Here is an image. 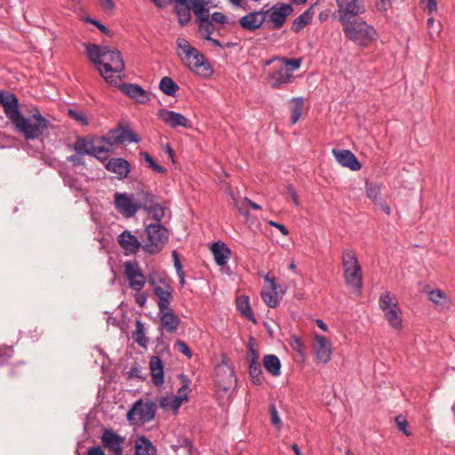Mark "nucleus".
I'll list each match as a JSON object with an SVG mask.
<instances>
[{
	"mask_svg": "<svg viewBox=\"0 0 455 455\" xmlns=\"http://www.w3.org/2000/svg\"><path fill=\"white\" fill-rule=\"evenodd\" d=\"M340 23L345 36L360 46L367 47L377 39L376 29L362 19L355 17Z\"/></svg>",
	"mask_w": 455,
	"mask_h": 455,
	"instance_id": "obj_3",
	"label": "nucleus"
},
{
	"mask_svg": "<svg viewBox=\"0 0 455 455\" xmlns=\"http://www.w3.org/2000/svg\"><path fill=\"white\" fill-rule=\"evenodd\" d=\"M268 12L255 11L241 17L238 20L242 28L248 31H255L262 27L267 20Z\"/></svg>",
	"mask_w": 455,
	"mask_h": 455,
	"instance_id": "obj_17",
	"label": "nucleus"
},
{
	"mask_svg": "<svg viewBox=\"0 0 455 455\" xmlns=\"http://www.w3.org/2000/svg\"><path fill=\"white\" fill-rule=\"evenodd\" d=\"M180 379H181L183 385L181 387H180L178 389V395H176V397H180V402L182 403L183 401L188 400V392L190 391V387H189L190 380L188 378V376H186L184 374L180 375Z\"/></svg>",
	"mask_w": 455,
	"mask_h": 455,
	"instance_id": "obj_43",
	"label": "nucleus"
},
{
	"mask_svg": "<svg viewBox=\"0 0 455 455\" xmlns=\"http://www.w3.org/2000/svg\"><path fill=\"white\" fill-rule=\"evenodd\" d=\"M135 451L136 455H155L156 449L148 438L141 435L135 443Z\"/></svg>",
	"mask_w": 455,
	"mask_h": 455,
	"instance_id": "obj_32",
	"label": "nucleus"
},
{
	"mask_svg": "<svg viewBox=\"0 0 455 455\" xmlns=\"http://www.w3.org/2000/svg\"><path fill=\"white\" fill-rule=\"evenodd\" d=\"M291 102L293 106L291 108V122L292 124H296L302 116L304 108L303 98H292Z\"/></svg>",
	"mask_w": 455,
	"mask_h": 455,
	"instance_id": "obj_37",
	"label": "nucleus"
},
{
	"mask_svg": "<svg viewBox=\"0 0 455 455\" xmlns=\"http://www.w3.org/2000/svg\"><path fill=\"white\" fill-rule=\"evenodd\" d=\"M106 168L108 171L116 173L120 179L126 178L131 172L130 163L124 158H111Z\"/></svg>",
	"mask_w": 455,
	"mask_h": 455,
	"instance_id": "obj_28",
	"label": "nucleus"
},
{
	"mask_svg": "<svg viewBox=\"0 0 455 455\" xmlns=\"http://www.w3.org/2000/svg\"><path fill=\"white\" fill-rule=\"evenodd\" d=\"M395 422L400 431H402L405 435L410 436L411 433L407 430L408 421L403 415H398L395 417Z\"/></svg>",
	"mask_w": 455,
	"mask_h": 455,
	"instance_id": "obj_55",
	"label": "nucleus"
},
{
	"mask_svg": "<svg viewBox=\"0 0 455 455\" xmlns=\"http://www.w3.org/2000/svg\"><path fill=\"white\" fill-rule=\"evenodd\" d=\"M275 60L281 61L282 65L277 69L269 73L267 79L272 88L279 89L283 84H291L293 82L294 76L292 73L300 67L302 59L275 57L267 60L265 66L270 65Z\"/></svg>",
	"mask_w": 455,
	"mask_h": 455,
	"instance_id": "obj_5",
	"label": "nucleus"
},
{
	"mask_svg": "<svg viewBox=\"0 0 455 455\" xmlns=\"http://www.w3.org/2000/svg\"><path fill=\"white\" fill-rule=\"evenodd\" d=\"M311 19V11L307 10L304 12L293 20L291 29L296 33L301 31L310 22Z\"/></svg>",
	"mask_w": 455,
	"mask_h": 455,
	"instance_id": "obj_38",
	"label": "nucleus"
},
{
	"mask_svg": "<svg viewBox=\"0 0 455 455\" xmlns=\"http://www.w3.org/2000/svg\"><path fill=\"white\" fill-rule=\"evenodd\" d=\"M134 299H135L136 303L140 307H143L147 302L148 295L144 292L136 291V294L134 295Z\"/></svg>",
	"mask_w": 455,
	"mask_h": 455,
	"instance_id": "obj_61",
	"label": "nucleus"
},
{
	"mask_svg": "<svg viewBox=\"0 0 455 455\" xmlns=\"http://www.w3.org/2000/svg\"><path fill=\"white\" fill-rule=\"evenodd\" d=\"M68 116L81 124H87V119L85 116L80 111L68 109Z\"/></svg>",
	"mask_w": 455,
	"mask_h": 455,
	"instance_id": "obj_59",
	"label": "nucleus"
},
{
	"mask_svg": "<svg viewBox=\"0 0 455 455\" xmlns=\"http://www.w3.org/2000/svg\"><path fill=\"white\" fill-rule=\"evenodd\" d=\"M146 212L152 215V218L156 221V223H161L165 214L164 208L156 202Z\"/></svg>",
	"mask_w": 455,
	"mask_h": 455,
	"instance_id": "obj_42",
	"label": "nucleus"
},
{
	"mask_svg": "<svg viewBox=\"0 0 455 455\" xmlns=\"http://www.w3.org/2000/svg\"><path fill=\"white\" fill-rule=\"evenodd\" d=\"M110 152V149L108 148H106L104 146L97 145L95 143L93 152L91 156L96 157L99 160L104 161L108 157V154Z\"/></svg>",
	"mask_w": 455,
	"mask_h": 455,
	"instance_id": "obj_48",
	"label": "nucleus"
},
{
	"mask_svg": "<svg viewBox=\"0 0 455 455\" xmlns=\"http://www.w3.org/2000/svg\"><path fill=\"white\" fill-rule=\"evenodd\" d=\"M181 403H182L180 402V398L176 397V396L162 397L159 402V405L162 408H164V409L172 408L174 411H178V409L180 407Z\"/></svg>",
	"mask_w": 455,
	"mask_h": 455,
	"instance_id": "obj_41",
	"label": "nucleus"
},
{
	"mask_svg": "<svg viewBox=\"0 0 455 455\" xmlns=\"http://www.w3.org/2000/svg\"><path fill=\"white\" fill-rule=\"evenodd\" d=\"M140 141V138L131 129L118 125L116 128L108 132L104 136L99 138L98 142H105L109 146L120 145L125 142H135Z\"/></svg>",
	"mask_w": 455,
	"mask_h": 455,
	"instance_id": "obj_12",
	"label": "nucleus"
},
{
	"mask_svg": "<svg viewBox=\"0 0 455 455\" xmlns=\"http://www.w3.org/2000/svg\"><path fill=\"white\" fill-rule=\"evenodd\" d=\"M100 4L104 11H111L115 8L113 0H100Z\"/></svg>",
	"mask_w": 455,
	"mask_h": 455,
	"instance_id": "obj_63",
	"label": "nucleus"
},
{
	"mask_svg": "<svg viewBox=\"0 0 455 455\" xmlns=\"http://www.w3.org/2000/svg\"><path fill=\"white\" fill-rule=\"evenodd\" d=\"M249 374L252 383L256 386H261L263 383L262 369L260 363H249Z\"/></svg>",
	"mask_w": 455,
	"mask_h": 455,
	"instance_id": "obj_39",
	"label": "nucleus"
},
{
	"mask_svg": "<svg viewBox=\"0 0 455 455\" xmlns=\"http://www.w3.org/2000/svg\"><path fill=\"white\" fill-rule=\"evenodd\" d=\"M135 331L132 333L133 340L140 347H146L148 342V338L145 335V327L141 321L137 320L135 322Z\"/></svg>",
	"mask_w": 455,
	"mask_h": 455,
	"instance_id": "obj_36",
	"label": "nucleus"
},
{
	"mask_svg": "<svg viewBox=\"0 0 455 455\" xmlns=\"http://www.w3.org/2000/svg\"><path fill=\"white\" fill-rule=\"evenodd\" d=\"M116 86H119L122 92L139 103H144L149 100L147 92L140 85L130 83H122L118 81Z\"/></svg>",
	"mask_w": 455,
	"mask_h": 455,
	"instance_id": "obj_23",
	"label": "nucleus"
},
{
	"mask_svg": "<svg viewBox=\"0 0 455 455\" xmlns=\"http://www.w3.org/2000/svg\"><path fill=\"white\" fill-rule=\"evenodd\" d=\"M367 196L372 200L374 204H379L382 199L380 196L379 188L377 186H369L366 189Z\"/></svg>",
	"mask_w": 455,
	"mask_h": 455,
	"instance_id": "obj_51",
	"label": "nucleus"
},
{
	"mask_svg": "<svg viewBox=\"0 0 455 455\" xmlns=\"http://www.w3.org/2000/svg\"><path fill=\"white\" fill-rule=\"evenodd\" d=\"M291 347L294 351L298 352L299 355H301L302 357L305 356L306 347L299 338L293 337L291 342Z\"/></svg>",
	"mask_w": 455,
	"mask_h": 455,
	"instance_id": "obj_54",
	"label": "nucleus"
},
{
	"mask_svg": "<svg viewBox=\"0 0 455 455\" xmlns=\"http://www.w3.org/2000/svg\"><path fill=\"white\" fill-rule=\"evenodd\" d=\"M313 348L317 362L327 363L331 360V345L325 337L315 334Z\"/></svg>",
	"mask_w": 455,
	"mask_h": 455,
	"instance_id": "obj_18",
	"label": "nucleus"
},
{
	"mask_svg": "<svg viewBox=\"0 0 455 455\" xmlns=\"http://www.w3.org/2000/svg\"><path fill=\"white\" fill-rule=\"evenodd\" d=\"M140 156L148 164V166L153 170V172L162 174H165L167 172L166 168L156 163L148 152L141 151L140 152Z\"/></svg>",
	"mask_w": 455,
	"mask_h": 455,
	"instance_id": "obj_40",
	"label": "nucleus"
},
{
	"mask_svg": "<svg viewBox=\"0 0 455 455\" xmlns=\"http://www.w3.org/2000/svg\"><path fill=\"white\" fill-rule=\"evenodd\" d=\"M286 194H287V196H286L287 200H289V198H291V200L296 206H299L300 203H299L298 194L291 184H288L286 186Z\"/></svg>",
	"mask_w": 455,
	"mask_h": 455,
	"instance_id": "obj_56",
	"label": "nucleus"
},
{
	"mask_svg": "<svg viewBox=\"0 0 455 455\" xmlns=\"http://www.w3.org/2000/svg\"><path fill=\"white\" fill-rule=\"evenodd\" d=\"M193 11L196 17L199 19L200 22L204 21V20H210L209 10L198 0L194 4Z\"/></svg>",
	"mask_w": 455,
	"mask_h": 455,
	"instance_id": "obj_44",
	"label": "nucleus"
},
{
	"mask_svg": "<svg viewBox=\"0 0 455 455\" xmlns=\"http://www.w3.org/2000/svg\"><path fill=\"white\" fill-rule=\"evenodd\" d=\"M428 299L436 305H443L446 295L441 290L435 289L428 292Z\"/></svg>",
	"mask_w": 455,
	"mask_h": 455,
	"instance_id": "obj_47",
	"label": "nucleus"
},
{
	"mask_svg": "<svg viewBox=\"0 0 455 455\" xmlns=\"http://www.w3.org/2000/svg\"><path fill=\"white\" fill-rule=\"evenodd\" d=\"M124 442V437L117 435L112 429H105L101 435V443L103 446L113 452H119L120 451H123L122 444Z\"/></svg>",
	"mask_w": 455,
	"mask_h": 455,
	"instance_id": "obj_25",
	"label": "nucleus"
},
{
	"mask_svg": "<svg viewBox=\"0 0 455 455\" xmlns=\"http://www.w3.org/2000/svg\"><path fill=\"white\" fill-rule=\"evenodd\" d=\"M379 308L384 312L385 318L389 325L395 329L402 328V312L398 306L397 299L392 298L390 291H385L380 295L379 300Z\"/></svg>",
	"mask_w": 455,
	"mask_h": 455,
	"instance_id": "obj_10",
	"label": "nucleus"
},
{
	"mask_svg": "<svg viewBox=\"0 0 455 455\" xmlns=\"http://www.w3.org/2000/svg\"><path fill=\"white\" fill-rule=\"evenodd\" d=\"M269 21L273 22L275 28H281L286 21V19L293 12L291 5L288 4H275L269 11Z\"/></svg>",
	"mask_w": 455,
	"mask_h": 455,
	"instance_id": "obj_19",
	"label": "nucleus"
},
{
	"mask_svg": "<svg viewBox=\"0 0 455 455\" xmlns=\"http://www.w3.org/2000/svg\"><path fill=\"white\" fill-rule=\"evenodd\" d=\"M28 369L23 362L14 365L10 371V375L12 378H20L26 375Z\"/></svg>",
	"mask_w": 455,
	"mask_h": 455,
	"instance_id": "obj_53",
	"label": "nucleus"
},
{
	"mask_svg": "<svg viewBox=\"0 0 455 455\" xmlns=\"http://www.w3.org/2000/svg\"><path fill=\"white\" fill-rule=\"evenodd\" d=\"M87 455H105V452L100 446L97 445L90 448Z\"/></svg>",
	"mask_w": 455,
	"mask_h": 455,
	"instance_id": "obj_64",
	"label": "nucleus"
},
{
	"mask_svg": "<svg viewBox=\"0 0 455 455\" xmlns=\"http://www.w3.org/2000/svg\"><path fill=\"white\" fill-rule=\"evenodd\" d=\"M214 30L215 27L211 20H204L199 23V32L204 36H211Z\"/></svg>",
	"mask_w": 455,
	"mask_h": 455,
	"instance_id": "obj_49",
	"label": "nucleus"
},
{
	"mask_svg": "<svg viewBox=\"0 0 455 455\" xmlns=\"http://www.w3.org/2000/svg\"><path fill=\"white\" fill-rule=\"evenodd\" d=\"M13 348L12 347H6L4 348H0V366H4L8 364L10 359L13 355Z\"/></svg>",
	"mask_w": 455,
	"mask_h": 455,
	"instance_id": "obj_50",
	"label": "nucleus"
},
{
	"mask_svg": "<svg viewBox=\"0 0 455 455\" xmlns=\"http://www.w3.org/2000/svg\"><path fill=\"white\" fill-rule=\"evenodd\" d=\"M117 241L120 247L124 250L125 255L137 253L141 246L138 238L128 230L121 233L118 235Z\"/></svg>",
	"mask_w": 455,
	"mask_h": 455,
	"instance_id": "obj_24",
	"label": "nucleus"
},
{
	"mask_svg": "<svg viewBox=\"0 0 455 455\" xmlns=\"http://www.w3.org/2000/svg\"><path fill=\"white\" fill-rule=\"evenodd\" d=\"M116 209L125 218L133 217L139 211L135 202L134 194L119 193L114 195Z\"/></svg>",
	"mask_w": 455,
	"mask_h": 455,
	"instance_id": "obj_16",
	"label": "nucleus"
},
{
	"mask_svg": "<svg viewBox=\"0 0 455 455\" xmlns=\"http://www.w3.org/2000/svg\"><path fill=\"white\" fill-rule=\"evenodd\" d=\"M159 117L167 125L172 128H177L179 126L184 128H191L192 123L185 116L180 113L163 109L159 112Z\"/></svg>",
	"mask_w": 455,
	"mask_h": 455,
	"instance_id": "obj_20",
	"label": "nucleus"
},
{
	"mask_svg": "<svg viewBox=\"0 0 455 455\" xmlns=\"http://www.w3.org/2000/svg\"><path fill=\"white\" fill-rule=\"evenodd\" d=\"M85 51L88 59L106 82L116 85L121 77L117 76L114 78V74H120L124 70V61L121 52L117 49L94 44H85Z\"/></svg>",
	"mask_w": 455,
	"mask_h": 455,
	"instance_id": "obj_1",
	"label": "nucleus"
},
{
	"mask_svg": "<svg viewBox=\"0 0 455 455\" xmlns=\"http://www.w3.org/2000/svg\"><path fill=\"white\" fill-rule=\"evenodd\" d=\"M0 106L3 107L4 115L12 124L21 115L19 99L11 91L0 90Z\"/></svg>",
	"mask_w": 455,
	"mask_h": 455,
	"instance_id": "obj_15",
	"label": "nucleus"
},
{
	"mask_svg": "<svg viewBox=\"0 0 455 455\" xmlns=\"http://www.w3.org/2000/svg\"><path fill=\"white\" fill-rule=\"evenodd\" d=\"M172 256L173 258L174 267H175L177 275L178 274H182L184 271L182 269V265L180 263L178 252L176 251H173L172 253Z\"/></svg>",
	"mask_w": 455,
	"mask_h": 455,
	"instance_id": "obj_62",
	"label": "nucleus"
},
{
	"mask_svg": "<svg viewBox=\"0 0 455 455\" xmlns=\"http://www.w3.org/2000/svg\"><path fill=\"white\" fill-rule=\"evenodd\" d=\"M332 155L334 156L336 161L342 166L347 167L352 171H358L361 169L362 165L360 162L357 160L356 156L347 149H332Z\"/></svg>",
	"mask_w": 455,
	"mask_h": 455,
	"instance_id": "obj_21",
	"label": "nucleus"
},
{
	"mask_svg": "<svg viewBox=\"0 0 455 455\" xmlns=\"http://www.w3.org/2000/svg\"><path fill=\"white\" fill-rule=\"evenodd\" d=\"M265 280L270 283V288L261 291V298L269 307L275 308L279 305L281 299L278 294V288L280 286L275 283V279H270L268 276Z\"/></svg>",
	"mask_w": 455,
	"mask_h": 455,
	"instance_id": "obj_26",
	"label": "nucleus"
},
{
	"mask_svg": "<svg viewBox=\"0 0 455 455\" xmlns=\"http://www.w3.org/2000/svg\"><path fill=\"white\" fill-rule=\"evenodd\" d=\"M124 275L129 287L134 291H141L148 283L140 264L136 260H127L124 263Z\"/></svg>",
	"mask_w": 455,
	"mask_h": 455,
	"instance_id": "obj_11",
	"label": "nucleus"
},
{
	"mask_svg": "<svg viewBox=\"0 0 455 455\" xmlns=\"http://www.w3.org/2000/svg\"><path fill=\"white\" fill-rule=\"evenodd\" d=\"M216 387L218 392L228 394L236 387L237 379L235 371L228 364H220L216 368Z\"/></svg>",
	"mask_w": 455,
	"mask_h": 455,
	"instance_id": "obj_13",
	"label": "nucleus"
},
{
	"mask_svg": "<svg viewBox=\"0 0 455 455\" xmlns=\"http://www.w3.org/2000/svg\"><path fill=\"white\" fill-rule=\"evenodd\" d=\"M156 405L148 400H137L127 412V420L131 425L145 424L152 421L156 417Z\"/></svg>",
	"mask_w": 455,
	"mask_h": 455,
	"instance_id": "obj_9",
	"label": "nucleus"
},
{
	"mask_svg": "<svg viewBox=\"0 0 455 455\" xmlns=\"http://www.w3.org/2000/svg\"><path fill=\"white\" fill-rule=\"evenodd\" d=\"M269 412L271 416V422L274 426H275L278 429L281 428V419L278 416V411L274 403L269 406Z\"/></svg>",
	"mask_w": 455,
	"mask_h": 455,
	"instance_id": "obj_57",
	"label": "nucleus"
},
{
	"mask_svg": "<svg viewBox=\"0 0 455 455\" xmlns=\"http://www.w3.org/2000/svg\"><path fill=\"white\" fill-rule=\"evenodd\" d=\"M134 195L138 211L144 210L146 212L156 202V196L150 191L140 188Z\"/></svg>",
	"mask_w": 455,
	"mask_h": 455,
	"instance_id": "obj_30",
	"label": "nucleus"
},
{
	"mask_svg": "<svg viewBox=\"0 0 455 455\" xmlns=\"http://www.w3.org/2000/svg\"><path fill=\"white\" fill-rule=\"evenodd\" d=\"M263 366L273 376L281 374V362L275 355H266L263 357Z\"/></svg>",
	"mask_w": 455,
	"mask_h": 455,
	"instance_id": "obj_33",
	"label": "nucleus"
},
{
	"mask_svg": "<svg viewBox=\"0 0 455 455\" xmlns=\"http://www.w3.org/2000/svg\"><path fill=\"white\" fill-rule=\"evenodd\" d=\"M148 240L142 249L148 254L160 252L169 240V231L161 223L148 225L145 229Z\"/></svg>",
	"mask_w": 455,
	"mask_h": 455,
	"instance_id": "obj_8",
	"label": "nucleus"
},
{
	"mask_svg": "<svg viewBox=\"0 0 455 455\" xmlns=\"http://www.w3.org/2000/svg\"><path fill=\"white\" fill-rule=\"evenodd\" d=\"M212 21L225 24L228 22V17L220 12H215L212 14Z\"/></svg>",
	"mask_w": 455,
	"mask_h": 455,
	"instance_id": "obj_60",
	"label": "nucleus"
},
{
	"mask_svg": "<svg viewBox=\"0 0 455 455\" xmlns=\"http://www.w3.org/2000/svg\"><path fill=\"white\" fill-rule=\"evenodd\" d=\"M160 315V328L168 333H174L177 331L180 323V317L173 312L172 309L168 307L164 311H159Z\"/></svg>",
	"mask_w": 455,
	"mask_h": 455,
	"instance_id": "obj_22",
	"label": "nucleus"
},
{
	"mask_svg": "<svg viewBox=\"0 0 455 455\" xmlns=\"http://www.w3.org/2000/svg\"><path fill=\"white\" fill-rule=\"evenodd\" d=\"M129 377L131 379H146L147 374L143 373V369L138 363H134L129 371Z\"/></svg>",
	"mask_w": 455,
	"mask_h": 455,
	"instance_id": "obj_52",
	"label": "nucleus"
},
{
	"mask_svg": "<svg viewBox=\"0 0 455 455\" xmlns=\"http://www.w3.org/2000/svg\"><path fill=\"white\" fill-rule=\"evenodd\" d=\"M177 54L182 62L194 73L203 77H209L212 74L210 63L204 54L192 46L190 43L182 37L176 41Z\"/></svg>",
	"mask_w": 455,
	"mask_h": 455,
	"instance_id": "obj_2",
	"label": "nucleus"
},
{
	"mask_svg": "<svg viewBox=\"0 0 455 455\" xmlns=\"http://www.w3.org/2000/svg\"><path fill=\"white\" fill-rule=\"evenodd\" d=\"M175 347L179 349L180 353L185 355L187 357L191 358L193 355V353L190 349V347L182 340H177L175 342Z\"/></svg>",
	"mask_w": 455,
	"mask_h": 455,
	"instance_id": "obj_58",
	"label": "nucleus"
},
{
	"mask_svg": "<svg viewBox=\"0 0 455 455\" xmlns=\"http://www.w3.org/2000/svg\"><path fill=\"white\" fill-rule=\"evenodd\" d=\"M149 368L153 383L159 387L164 384V363L161 358L154 355L150 358Z\"/></svg>",
	"mask_w": 455,
	"mask_h": 455,
	"instance_id": "obj_29",
	"label": "nucleus"
},
{
	"mask_svg": "<svg viewBox=\"0 0 455 455\" xmlns=\"http://www.w3.org/2000/svg\"><path fill=\"white\" fill-rule=\"evenodd\" d=\"M95 141L87 137H78L72 149L80 156H91L94 149Z\"/></svg>",
	"mask_w": 455,
	"mask_h": 455,
	"instance_id": "obj_31",
	"label": "nucleus"
},
{
	"mask_svg": "<svg viewBox=\"0 0 455 455\" xmlns=\"http://www.w3.org/2000/svg\"><path fill=\"white\" fill-rule=\"evenodd\" d=\"M342 267L347 285L360 291L363 286L362 268L354 251H342Z\"/></svg>",
	"mask_w": 455,
	"mask_h": 455,
	"instance_id": "obj_7",
	"label": "nucleus"
},
{
	"mask_svg": "<svg viewBox=\"0 0 455 455\" xmlns=\"http://www.w3.org/2000/svg\"><path fill=\"white\" fill-rule=\"evenodd\" d=\"M12 124L25 140H32L41 137L48 130L50 122L41 115L39 110L36 109L28 117L21 114Z\"/></svg>",
	"mask_w": 455,
	"mask_h": 455,
	"instance_id": "obj_4",
	"label": "nucleus"
},
{
	"mask_svg": "<svg viewBox=\"0 0 455 455\" xmlns=\"http://www.w3.org/2000/svg\"><path fill=\"white\" fill-rule=\"evenodd\" d=\"M159 89L168 96H175L179 91V85L169 76H164L159 83Z\"/></svg>",
	"mask_w": 455,
	"mask_h": 455,
	"instance_id": "obj_35",
	"label": "nucleus"
},
{
	"mask_svg": "<svg viewBox=\"0 0 455 455\" xmlns=\"http://www.w3.org/2000/svg\"><path fill=\"white\" fill-rule=\"evenodd\" d=\"M337 15L340 21L353 19L365 12V6L360 0H336Z\"/></svg>",
	"mask_w": 455,
	"mask_h": 455,
	"instance_id": "obj_14",
	"label": "nucleus"
},
{
	"mask_svg": "<svg viewBox=\"0 0 455 455\" xmlns=\"http://www.w3.org/2000/svg\"><path fill=\"white\" fill-rule=\"evenodd\" d=\"M192 9L188 7H179L176 6V13L179 17V22L181 26L187 25L191 20V12Z\"/></svg>",
	"mask_w": 455,
	"mask_h": 455,
	"instance_id": "obj_45",
	"label": "nucleus"
},
{
	"mask_svg": "<svg viewBox=\"0 0 455 455\" xmlns=\"http://www.w3.org/2000/svg\"><path fill=\"white\" fill-rule=\"evenodd\" d=\"M236 307L239 312L253 323H257L253 311L251 307L249 298L247 296H241L236 299Z\"/></svg>",
	"mask_w": 455,
	"mask_h": 455,
	"instance_id": "obj_34",
	"label": "nucleus"
},
{
	"mask_svg": "<svg viewBox=\"0 0 455 455\" xmlns=\"http://www.w3.org/2000/svg\"><path fill=\"white\" fill-rule=\"evenodd\" d=\"M148 283L157 297L156 304L159 311L168 309L173 300V290L168 279L158 272H150L148 275Z\"/></svg>",
	"mask_w": 455,
	"mask_h": 455,
	"instance_id": "obj_6",
	"label": "nucleus"
},
{
	"mask_svg": "<svg viewBox=\"0 0 455 455\" xmlns=\"http://www.w3.org/2000/svg\"><path fill=\"white\" fill-rule=\"evenodd\" d=\"M212 252L213 254L217 265L220 267H224L227 265L232 253L231 250L228 247V245L221 241L215 242L212 244Z\"/></svg>",
	"mask_w": 455,
	"mask_h": 455,
	"instance_id": "obj_27",
	"label": "nucleus"
},
{
	"mask_svg": "<svg viewBox=\"0 0 455 455\" xmlns=\"http://www.w3.org/2000/svg\"><path fill=\"white\" fill-rule=\"evenodd\" d=\"M254 343L255 340L253 338H250L248 342V354L246 356V360L248 363H259V352L254 348Z\"/></svg>",
	"mask_w": 455,
	"mask_h": 455,
	"instance_id": "obj_46",
	"label": "nucleus"
}]
</instances>
